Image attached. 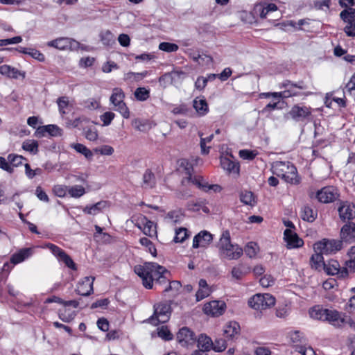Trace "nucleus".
<instances>
[{
  "mask_svg": "<svg viewBox=\"0 0 355 355\" xmlns=\"http://www.w3.org/2000/svg\"><path fill=\"white\" fill-rule=\"evenodd\" d=\"M59 318L64 322H69L73 320L76 315L74 311H71L67 307H63L58 311Z\"/></svg>",
  "mask_w": 355,
  "mask_h": 355,
  "instance_id": "39",
  "label": "nucleus"
},
{
  "mask_svg": "<svg viewBox=\"0 0 355 355\" xmlns=\"http://www.w3.org/2000/svg\"><path fill=\"white\" fill-rule=\"evenodd\" d=\"M101 41L105 46H112L115 44L114 35L110 31H101L100 33Z\"/></svg>",
  "mask_w": 355,
  "mask_h": 355,
  "instance_id": "40",
  "label": "nucleus"
},
{
  "mask_svg": "<svg viewBox=\"0 0 355 355\" xmlns=\"http://www.w3.org/2000/svg\"><path fill=\"white\" fill-rule=\"evenodd\" d=\"M181 286H182L181 283L179 281H172V282L169 281L168 282V284L166 286H164L163 291L164 293H168V292L171 291L174 293H176L180 290Z\"/></svg>",
  "mask_w": 355,
  "mask_h": 355,
  "instance_id": "50",
  "label": "nucleus"
},
{
  "mask_svg": "<svg viewBox=\"0 0 355 355\" xmlns=\"http://www.w3.org/2000/svg\"><path fill=\"white\" fill-rule=\"evenodd\" d=\"M85 136L89 141H96L98 139L97 130L95 128H88L85 130Z\"/></svg>",
  "mask_w": 355,
  "mask_h": 355,
  "instance_id": "60",
  "label": "nucleus"
},
{
  "mask_svg": "<svg viewBox=\"0 0 355 355\" xmlns=\"http://www.w3.org/2000/svg\"><path fill=\"white\" fill-rule=\"evenodd\" d=\"M171 313V302H161L154 305V313L148 320L154 325L164 323L169 320Z\"/></svg>",
  "mask_w": 355,
  "mask_h": 355,
  "instance_id": "4",
  "label": "nucleus"
},
{
  "mask_svg": "<svg viewBox=\"0 0 355 355\" xmlns=\"http://www.w3.org/2000/svg\"><path fill=\"white\" fill-rule=\"evenodd\" d=\"M322 252H315V254H313L310 259V263L312 268L315 270H321V268H323L324 265V258Z\"/></svg>",
  "mask_w": 355,
  "mask_h": 355,
  "instance_id": "33",
  "label": "nucleus"
},
{
  "mask_svg": "<svg viewBox=\"0 0 355 355\" xmlns=\"http://www.w3.org/2000/svg\"><path fill=\"white\" fill-rule=\"evenodd\" d=\"M340 19L346 23L343 31L348 37H355V9L348 8L340 13Z\"/></svg>",
  "mask_w": 355,
  "mask_h": 355,
  "instance_id": "9",
  "label": "nucleus"
},
{
  "mask_svg": "<svg viewBox=\"0 0 355 355\" xmlns=\"http://www.w3.org/2000/svg\"><path fill=\"white\" fill-rule=\"evenodd\" d=\"M284 236L288 248H300L304 245L303 240L290 229L285 230Z\"/></svg>",
  "mask_w": 355,
  "mask_h": 355,
  "instance_id": "19",
  "label": "nucleus"
},
{
  "mask_svg": "<svg viewBox=\"0 0 355 355\" xmlns=\"http://www.w3.org/2000/svg\"><path fill=\"white\" fill-rule=\"evenodd\" d=\"M193 106L196 112L201 116L205 115L208 112V105L205 98H195L193 102Z\"/></svg>",
  "mask_w": 355,
  "mask_h": 355,
  "instance_id": "34",
  "label": "nucleus"
},
{
  "mask_svg": "<svg viewBox=\"0 0 355 355\" xmlns=\"http://www.w3.org/2000/svg\"><path fill=\"white\" fill-rule=\"evenodd\" d=\"M246 272H247L245 270L244 266L243 264H239L232 269V275L236 279H241Z\"/></svg>",
  "mask_w": 355,
  "mask_h": 355,
  "instance_id": "52",
  "label": "nucleus"
},
{
  "mask_svg": "<svg viewBox=\"0 0 355 355\" xmlns=\"http://www.w3.org/2000/svg\"><path fill=\"white\" fill-rule=\"evenodd\" d=\"M177 340L182 345H187L194 343L196 338L193 331L187 327H182L177 334Z\"/></svg>",
  "mask_w": 355,
  "mask_h": 355,
  "instance_id": "23",
  "label": "nucleus"
},
{
  "mask_svg": "<svg viewBox=\"0 0 355 355\" xmlns=\"http://www.w3.org/2000/svg\"><path fill=\"white\" fill-rule=\"evenodd\" d=\"M188 237L187 230L184 227H180L175 231V236L174 237V242L182 243Z\"/></svg>",
  "mask_w": 355,
  "mask_h": 355,
  "instance_id": "48",
  "label": "nucleus"
},
{
  "mask_svg": "<svg viewBox=\"0 0 355 355\" xmlns=\"http://www.w3.org/2000/svg\"><path fill=\"white\" fill-rule=\"evenodd\" d=\"M132 220L133 223H135V226H137L139 230H142L148 219L144 215H139L137 216L132 217Z\"/></svg>",
  "mask_w": 355,
  "mask_h": 355,
  "instance_id": "57",
  "label": "nucleus"
},
{
  "mask_svg": "<svg viewBox=\"0 0 355 355\" xmlns=\"http://www.w3.org/2000/svg\"><path fill=\"white\" fill-rule=\"evenodd\" d=\"M338 211L340 220L343 222L349 221L355 218V206L348 201L340 202Z\"/></svg>",
  "mask_w": 355,
  "mask_h": 355,
  "instance_id": "13",
  "label": "nucleus"
},
{
  "mask_svg": "<svg viewBox=\"0 0 355 355\" xmlns=\"http://www.w3.org/2000/svg\"><path fill=\"white\" fill-rule=\"evenodd\" d=\"M214 342L205 334H200L198 338V351L209 352L212 349Z\"/></svg>",
  "mask_w": 355,
  "mask_h": 355,
  "instance_id": "28",
  "label": "nucleus"
},
{
  "mask_svg": "<svg viewBox=\"0 0 355 355\" xmlns=\"http://www.w3.org/2000/svg\"><path fill=\"white\" fill-rule=\"evenodd\" d=\"M53 191L55 196L62 198L66 196L68 192V187L64 185H55L53 188Z\"/></svg>",
  "mask_w": 355,
  "mask_h": 355,
  "instance_id": "59",
  "label": "nucleus"
},
{
  "mask_svg": "<svg viewBox=\"0 0 355 355\" xmlns=\"http://www.w3.org/2000/svg\"><path fill=\"white\" fill-rule=\"evenodd\" d=\"M288 337L294 344L302 343L304 340L303 334L297 330L290 331L288 333Z\"/></svg>",
  "mask_w": 355,
  "mask_h": 355,
  "instance_id": "49",
  "label": "nucleus"
},
{
  "mask_svg": "<svg viewBox=\"0 0 355 355\" xmlns=\"http://www.w3.org/2000/svg\"><path fill=\"white\" fill-rule=\"evenodd\" d=\"M277 10V6L275 3H259L254 6L253 11L254 15L264 19L268 12L276 11Z\"/></svg>",
  "mask_w": 355,
  "mask_h": 355,
  "instance_id": "22",
  "label": "nucleus"
},
{
  "mask_svg": "<svg viewBox=\"0 0 355 355\" xmlns=\"http://www.w3.org/2000/svg\"><path fill=\"white\" fill-rule=\"evenodd\" d=\"M220 165L222 168L225 170L228 173H232L238 175L239 174V164L230 157H221Z\"/></svg>",
  "mask_w": 355,
  "mask_h": 355,
  "instance_id": "24",
  "label": "nucleus"
},
{
  "mask_svg": "<svg viewBox=\"0 0 355 355\" xmlns=\"http://www.w3.org/2000/svg\"><path fill=\"white\" fill-rule=\"evenodd\" d=\"M31 254L32 250L31 248L21 249L18 252L15 253L11 256L10 262L14 265L19 263L28 258Z\"/></svg>",
  "mask_w": 355,
  "mask_h": 355,
  "instance_id": "29",
  "label": "nucleus"
},
{
  "mask_svg": "<svg viewBox=\"0 0 355 355\" xmlns=\"http://www.w3.org/2000/svg\"><path fill=\"white\" fill-rule=\"evenodd\" d=\"M345 313L342 314L335 309H328L327 319L330 324L336 327H341L345 322Z\"/></svg>",
  "mask_w": 355,
  "mask_h": 355,
  "instance_id": "21",
  "label": "nucleus"
},
{
  "mask_svg": "<svg viewBox=\"0 0 355 355\" xmlns=\"http://www.w3.org/2000/svg\"><path fill=\"white\" fill-rule=\"evenodd\" d=\"M135 272L142 279L146 288L150 289L155 286H166L169 279L167 277L169 272L163 266L154 262H146L144 265L135 266Z\"/></svg>",
  "mask_w": 355,
  "mask_h": 355,
  "instance_id": "1",
  "label": "nucleus"
},
{
  "mask_svg": "<svg viewBox=\"0 0 355 355\" xmlns=\"http://www.w3.org/2000/svg\"><path fill=\"white\" fill-rule=\"evenodd\" d=\"M142 232L144 234L150 237H153L157 235L156 226L154 225L153 222L149 220L143 227Z\"/></svg>",
  "mask_w": 355,
  "mask_h": 355,
  "instance_id": "46",
  "label": "nucleus"
},
{
  "mask_svg": "<svg viewBox=\"0 0 355 355\" xmlns=\"http://www.w3.org/2000/svg\"><path fill=\"white\" fill-rule=\"evenodd\" d=\"M199 135L200 137V145L202 153L205 154V155L208 154L209 152L210 147L207 148L206 143H209L211 141V140L214 138V135H211L206 138H202V134H201V133H199Z\"/></svg>",
  "mask_w": 355,
  "mask_h": 355,
  "instance_id": "53",
  "label": "nucleus"
},
{
  "mask_svg": "<svg viewBox=\"0 0 355 355\" xmlns=\"http://www.w3.org/2000/svg\"><path fill=\"white\" fill-rule=\"evenodd\" d=\"M240 200L245 205L253 206L256 201L252 192L250 191H242L240 194Z\"/></svg>",
  "mask_w": 355,
  "mask_h": 355,
  "instance_id": "41",
  "label": "nucleus"
},
{
  "mask_svg": "<svg viewBox=\"0 0 355 355\" xmlns=\"http://www.w3.org/2000/svg\"><path fill=\"white\" fill-rule=\"evenodd\" d=\"M115 116L114 113L112 112H106L100 116L101 120L103 123V125H109Z\"/></svg>",
  "mask_w": 355,
  "mask_h": 355,
  "instance_id": "61",
  "label": "nucleus"
},
{
  "mask_svg": "<svg viewBox=\"0 0 355 355\" xmlns=\"http://www.w3.org/2000/svg\"><path fill=\"white\" fill-rule=\"evenodd\" d=\"M249 306L257 311L269 309L275 304V298L269 293L256 294L248 300Z\"/></svg>",
  "mask_w": 355,
  "mask_h": 355,
  "instance_id": "6",
  "label": "nucleus"
},
{
  "mask_svg": "<svg viewBox=\"0 0 355 355\" xmlns=\"http://www.w3.org/2000/svg\"><path fill=\"white\" fill-rule=\"evenodd\" d=\"M58 260L62 261L66 265V266L72 269L73 270H77L76 264L64 251L60 255Z\"/></svg>",
  "mask_w": 355,
  "mask_h": 355,
  "instance_id": "45",
  "label": "nucleus"
},
{
  "mask_svg": "<svg viewBox=\"0 0 355 355\" xmlns=\"http://www.w3.org/2000/svg\"><path fill=\"white\" fill-rule=\"evenodd\" d=\"M72 42L78 44V43L69 37H60L54 40L50 41L47 43V45L51 47H54L60 50H64L69 48L72 45Z\"/></svg>",
  "mask_w": 355,
  "mask_h": 355,
  "instance_id": "25",
  "label": "nucleus"
},
{
  "mask_svg": "<svg viewBox=\"0 0 355 355\" xmlns=\"http://www.w3.org/2000/svg\"><path fill=\"white\" fill-rule=\"evenodd\" d=\"M22 148L33 154H36L38 151V143L35 140H26L24 141Z\"/></svg>",
  "mask_w": 355,
  "mask_h": 355,
  "instance_id": "44",
  "label": "nucleus"
},
{
  "mask_svg": "<svg viewBox=\"0 0 355 355\" xmlns=\"http://www.w3.org/2000/svg\"><path fill=\"white\" fill-rule=\"evenodd\" d=\"M94 151L103 155H111L114 153V148L110 146L104 145L101 148H95Z\"/></svg>",
  "mask_w": 355,
  "mask_h": 355,
  "instance_id": "62",
  "label": "nucleus"
},
{
  "mask_svg": "<svg viewBox=\"0 0 355 355\" xmlns=\"http://www.w3.org/2000/svg\"><path fill=\"white\" fill-rule=\"evenodd\" d=\"M125 94L119 87H115L112 89V95L110 98L111 103L114 106V110L119 112L123 118H130V110L124 102Z\"/></svg>",
  "mask_w": 355,
  "mask_h": 355,
  "instance_id": "5",
  "label": "nucleus"
},
{
  "mask_svg": "<svg viewBox=\"0 0 355 355\" xmlns=\"http://www.w3.org/2000/svg\"><path fill=\"white\" fill-rule=\"evenodd\" d=\"M257 155L252 150H241L239 151V156L243 159L252 160Z\"/></svg>",
  "mask_w": 355,
  "mask_h": 355,
  "instance_id": "64",
  "label": "nucleus"
},
{
  "mask_svg": "<svg viewBox=\"0 0 355 355\" xmlns=\"http://www.w3.org/2000/svg\"><path fill=\"white\" fill-rule=\"evenodd\" d=\"M272 172L285 182L293 184L300 183L296 167L289 162L276 161L272 164Z\"/></svg>",
  "mask_w": 355,
  "mask_h": 355,
  "instance_id": "3",
  "label": "nucleus"
},
{
  "mask_svg": "<svg viewBox=\"0 0 355 355\" xmlns=\"http://www.w3.org/2000/svg\"><path fill=\"white\" fill-rule=\"evenodd\" d=\"M258 250V246L256 243L250 242L245 248V253L250 258H253L256 256Z\"/></svg>",
  "mask_w": 355,
  "mask_h": 355,
  "instance_id": "51",
  "label": "nucleus"
},
{
  "mask_svg": "<svg viewBox=\"0 0 355 355\" xmlns=\"http://www.w3.org/2000/svg\"><path fill=\"white\" fill-rule=\"evenodd\" d=\"M343 248L342 241L336 239H323L314 244L315 252H320L324 254L337 252Z\"/></svg>",
  "mask_w": 355,
  "mask_h": 355,
  "instance_id": "8",
  "label": "nucleus"
},
{
  "mask_svg": "<svg viewBox=\"0 0 355 355\" xmlns=\"http://www.w3.org/2000/svg\"><path fill=\"white\" fill-rule=\"evenodd\" d=\"M323 269L328 275H335L340 272V264L338 261L331 259L324 263Z\"/></svg>",
  "mask_w": 355,
  "mask_h": 355,
  "instance_id": "36",
  "label": "nucleus"
},
{
  "mask_svg": "<svg viewBox=\"0 0 355 355\" xmlns=\"http://www.w3.org/2000/svg\"><path fill=\"white\" fill-rule=\"evenodd\" d=\"M318 200L323 203L334 202L338 197L336 189L333 187H325L318 191L316 196Z\"/></svg>",
  "mask_w": 355,
  "mask_h": 355,
  "instance_id": "16",
  "label": "nucleus"
},
{
  "mask_svg": "<svg viewBox=\"0 0 355 355\" xmlns=\"http://www.w3.org/2000/svg\"><path fill=\"white\" fill-rule=\"evenodd\" d=\"M216 246L219 257L223 259L237 260L243 254L242 248L232 243L230 233L228 230L223 232Z\"/></svg>",
  "mask_w": 355,
  "mask_h": 355,
  "instance_id": "2",
  "label": "nucleus"
},
{
  "mask_svg": "<svg viewBox=\"0 0 355 355\" xmlns=\"http://www.w3.org/2000/svg\"><path fill=\"white\" fill-rule=\"evenodd\" d=\"M280 87L287 88V89L281 92L280 94H279L280 95V98H286L291 96L299 95V93L294 91V88L306 89L307 86L303 81H300L297 83H293L291 80H286L282 83Z\"/></svg>",
  "mask_w": 355,
  "mask_h": 355,
  "instance_id": "12",
  "label": "nucleus"
},
{
  "mask_svg": "<svg viewBox=\"0 0 355 355\" xmlns=\"http://www.w3.org/2000/svg\"><path fill=\"white\" fill-rule=\"evenodd\" d=\"M227 347V342L223 338L216 339L212 349L217 352H223Z\"/></svg>",
  "mask_w": 355,
  "mask_h": 355,
  "instance_id": "56",
  "label": "nucleus"
},
{
  "mask_svg": "<svg viewBox=\"0 0 355 355\" xmlns=\"http://www.w3.org/2000/svg\"><path fill=\"white\" fill-rule=\"evenodd\" d=\"M328 309H322L320 306H315L310 310V316L315 320L325 321L327 319Z\"/></svg>",
  "mask_w": 355,
  "mask_h": 355,
  "instance_id": "37",
  "label": "nucleus"
},
{
  "mask_svg": "<svg viewBox=\"0 0 355 355\" xmlns=\"http://www.w3.org/2000/svg\"><path fill=\"white\" fill-rule=\"evenodd\" d=\"M44 132H48L52 137H60L62 135V130L56 125H47L38 128L36 134L40 137Z\"/></svg>",
  "mask_w": 355,
  "mask_h": 355,
  "instance_id": "27",
  "label": "nucleus"
},
{
  "mask_svg": "<svg viewBox=\"0 0 355 355\" xmlns=\"http://www.w3.org/2000/svg\"><path fill=\"white\" fill-rule=\"evenodd\" d=\"M70 147L76 152L83 155L85 157L89 160L92 159L93 157V153L82 144L73 143L70 144Z\"/></svg>",
  "mask_w": 355,
  "mask_h": 355,
  "instance_id": "38",
  "label": "nucleus"
},
{
  "mask_svg": "<svg viewBox=\"0 0 355 355\" xmlns=\"http://www.w3.org/2000/svg\"><path fill=\"white\" fill-rule=\"evenodd\" d=\"M213 240L212 234L207 231H201L196 235L193 240V248L207 247Z\"/></svg>",
  "mask_w": 355,
  "mask_h": 355,
  "instance_id": "18",
  "label": "nucleus"
},
{
  "mask_svg": "<svg viewBox=\"0 0 355 355\" xmlns=\"http://www.w3.org/2000/svg\"><path fill=\"white\" fill-rule=\"evenodd\" d=\"M24 159L25 158L22 155L17 154H9L7 159L0 157V168L9 173H12L14 167H17L22 164Z\"/></svg>",
  "mask_w": 355,
  "mask_h": 355,
  "instance_id": "11",
  "label": "nucleus"
},
{
  "mask_svg": "<svg viewBox=\"0 0 355 355\" xmlns=\"http://www.w3.org/2000/svg\"><path fill=\"white\" fill-rule=\"evenodd\" d=\"M157 334L159 337L164 340H171L173 338V334L168 330L167 327L165 326H162L158 329Z\"/></svg>",
  "mask_w": 355,
  "mask_h": 355,
  "instance_id": "55",
  "label": "nucleus"
},
{
  "mask_svg": "<svg viewBox=\"0 0 355 355\" xmlns=\"http://www.w3.org/2000/svg\"><path fill=\"white\" fill-rule=\"evenodd\" d=\"M133 127L139 131L144 132L146 130L147 123L139 119H135L132 121Z\"/></svg>",
  "mask_w": 355,
  "mask_h": 355,
  "instance_id": "63",
  "label": "nucleus"
},
{
  "mask_svg": "<svg viewBox=\"0 0 355 355\" xmlns=\"http://www.w3.org/2000/svg\"><path fill=\"white\" fill-rule=\"evenodd\" d=\"M156 185V178L154 173L150 169L146 170L143 175V181L141 187L144 189H153Z\"/></svg>",
  "mask_w": 355,
  "mask_h": 355,
  "instance_id": "30",
  "label": "nucleus"
},
{
  "mask_svg": "<svg viewBox=\"0 0 355 355\" xmlns=\"http://www.w3.org/2000/svg\"><path fill=\"white\" fill-rule=\"evenodd\" d=\"M179 46L174 43H170L166 42H161L159 44V49L165 52L171 53L175 52L178 50Z\"/></svg>",
  "mask_w": 355,
  "mask_h": 355,
  "instance_id": "47",
  "label": "nucleus"
},
{
  "mask_svg": "<svg viewBox=\"0 0 355 355\" xmlns=\"http://www.w3.org/2000/svg\"><path fill=\"white\" fill-rule=\"evenodd\" d=\"M95 278L85 277L78 283L76 292L83 296H88L93 292V283Z\"/></svg>",
  "mask_w": 355,
  "mask_h": 355,
  "instance_id": "17",
  "label": "nucleus"
},
{
  "mask_svg": "<svg viewBox=\"0 0 355 355\" xmlns=\"http://www.w3.org/2000/svg\"><path fill=\"white\" fill-rule=\"evenodd\" d=\"M198 285L199 289L197 291L196 296L197 301H200L208 297L211 293V291L208 286L207 281L204 279L199 280Z\"/></svg>",
  "mask_w": 355,
  "mask_h": 355,
  "instance_id": "31",
  "label": "nucleus"
},
{
  "mask_svg": "<svg viewBox=\"0 0 355 355\" xmlns=\"http://www.w3.org/2000/svg\"><path fill=\"white\" fill-rule=\"evenodd\" d=\"M339 241L347 243H352L355 241V223L349 222L345 224L340 230Z\"/></svg>",
  "mask_w": 355,
  "mask_h": 355,
  "instance_id": "15",
  "label": "nucleus"
},
{
  "mask_svg": "<svg viewBox=\"0 0 355 355\" xmlns=\"http://www.w3.org/2000/svg\"><path fill=\"white\" fill-rule=\"evenodd\" d=\"M287 115L295 122H304L311 116V108L297 104L291 108Z\"/></svg>",
  "mask_w": 355,
  "mask_h": 355,
  "instance_id": "10",
  "label": "nucleus"
},
{
  "mask_svg": "<svg viewBox=\"0 0 355 355\" xmlns=\"http://www.w3.org/2000/svg\"><path fill=\"white\" fill-rule=\"evenodd\" d=\"M168 219L171 220V221L173 223H178L181 221L183 214L180 210H174L169 211L166 216Z\"/></svg>",
  "mask_w": 355,
  "mask_h": 355,
  "instance_id": "54",
  "label": "nucleus"
},
{
  "mask_svg": "<svg viewBox=\"0 0 355 355\" xmlns=\"http://www.w3.org/2000/svg\"><path fill=\"white\" fill-rule=\"evenodd\" d=\"M0 73L9 78L18 79L21 78L22 80L26 77V72L18 70L17 68L8 64L0 66Z\"/></svg>",
  "mask_w": 355,
  "mask_h": 355,
  "instance_id": "20",
  "label": "nucleus"
},
{
  "mask_svg": "<svg viewBox=\"0 0 355 355\" xmlns=\"http://www.w3.org/2000/svg\"><path fill=\"white\" fill-rule=\"evenodd\" d=\"M180 167L184 168V173L186 175V177H184L182 180V183L183 184H187L188 183H192L193 184H195L198 186L199 188H202L203 189H212L215 185H211L207 186V184H203L202 178L200 176H193L192 175V171L193 168L191 165L188 162L187 160L183 159L180 162Z\"/></svg>",
  "mask_w": 355,
  "mask_h": 355,
  "instance_id": "7",
  "label": "nucleus"
},
{
  "mask_svg": "<svg viewBox=\"0 0 355 355\" xmlns=\"http://www.w3.org/2000/svg\"><path fill=\"white\" fill-rule=\"evenodd\" d=\"M88 119L85 116H80L73 120H68L66 123L68 128H78L83 122H87Z\"/></svg>",
  "mask_w": 355,
  "mask_h": 355,
  "instance_id": "58",
  "label": "nucleus"
},
{
  "mask_svg": "<svg viewBox=\"0 0 355 355\" xmlns=\"http://www.w3.org/2000/svg\"><path fill=\"white\" fill-rule=\"evenodd\" d=\"M300 216L303 220L312 223L317 218V212L314 211L310 206L304 205L302 207Z\"/></svg>",
  "mask_w": 355,
  "mask_h": 355,
  "instance_id": "32",
  "label": "nucleus"
},
{
  "mask_svg": "<svg viewBox=\"0 0 355 355\" xmlns=\"http://www.w3.org/2000/svg\"><path fill=\"white\" fill-rule=\"evenodd\" d=\"M134 95L137 101H144L150 97V90L145 87H138L135 91Z\"/></svg>",
  "mask_w": 355,
  "mask_h": 355,
  "instance_id": "42",
  "label": "nucleus"
},
{
  "mask_svg": "<svg viewBox=\"0 0 355 355\" xmlns=\"http://www.w3.org/2000/svg\"><path fill=\"white\" fill-rule=\"evenodd\" d=\"M225 308L226 304L223 301H211L204 305L203 311L207 315L218 316L223 314Z\"/></svg>",
  "mask_w": 355,
  "mask_h": 355,
  "instance_id": "14",
  "label": "nucleus"
},
{
  "mask_svg": "<svg viewBox=\"0 0 355 355\" xmlns=\"http://www.w3.org/2000/svg\"><path fill=\"white\" fill-rule=\"evenodd\" d=\"M68 193L71 197L80 198L85 193V188L80 185L68 187Z\"/></svg>",
  "mask_w": 355,
  "mask_h": 355,
  "instance_id": "43",
  "label": "nucleus"
},
{
  "mask_svg": "<svg viewBox=\"0 0 355 355\" xmlns=\"http://www.w3.org/2000/svg\"><path fill=\"white\" fill-rule=\"evenodd\" d=\"M107 205V201H99L96 204H94L91 206H87L84 209L83 211L85 214H90V215H96L101 212L105 207H106Z\"/></svg>",
  "mask_w": 355,
  "mask_h": 355,
  "instance_id": "35",
  "label": "nucleus"
},
{
  "mask_svg": "<svg viewBox=\"0 0 355 355\" xmlns=\"http://www.w3.org/2000/svg\"><path fill=\"white\" fill-rule=\"evenodd\" d=\"M239 333L240 326L235 321L230 322L224 327L223 334L226 338L233 340L239 335Z\"/></svg>",
  "mask_w": 355,
  "mask_h": 355,
  "instance_id": "26",
  "label": "nucleus"
}]
</instances>
